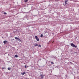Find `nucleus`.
Listing matches in <instances>:
<instances>
[{"label":"nucleus","instance_id":"f257e3e1","mask_svg":"<svg viewBox=\"0 0 79 79\" xmlns=\"http://www.w3.org/2000/svg\"><path fill=\"white\" fill-rule=\"evenodd\" d=\"M71 46L74 48H77V46H75V45L73 43H71Z\"/></svg>","mask_w":79,"mask_h":79},{"label":"nucleus","instance_id":"f03ea898","mask_svg":"<svg viewBox=\"0 0 79 79\" xmlns=\"http://www.w3.org/2000/svg\"><path fill=\"white\" fill-rule=\"evenodd\" d=\"M35 37L37 41H39V38L37 37V36H35Z\"/></svg>","mask_w":79,"mask_h":79},{"label":"nucleus","instance_id":"7ed1b4c3","mask_svg":"<svg viewBox=\"0 0 79 79\" xmlns=\"http://www.w3.org/2000/svg\"><path fill=\"white\" fill-rule=\"evenodd\" d=\"M40 76L41 77V79H42L44 78V76L43 74H40Z\"/></svg>","mask_w":79,"mask_h":79},{"label":"nucleus","instance_id":"20e7f679","mask_svg":"<svg viewBox=\"0 0 79 79\" xmlns=\"http://www.w3.org/2000/svg\"><path fill=\"white\" fill-rule=\"evenodd\" d=\"M3 43L4 44H6V43H8V41L5 40L3 41Z\"/></svg>","mask_w":79,"mask_h":79},{"label":"nucleus","instance_id":"39448f33","mask_svg":"<svg viewBox=\"0 0 79 79\" xmlns=\"http://www.w3.org/2000/svg\"><path fill=\"white\" fill-rule=\"evenodd\" d=\"M26 74V72H24L23 73H21V74H22V75H24Z\"/></svg>","mask_w":79,"mask_h":79},{"label":"nucleus","instance_id":"423d86ee","mask_svg":"<svg viewBox=\"0 0 79 79\" xmlns=\"http://www.w3.org/2000/svg\"><path fill=\"white\" fill-rule=\"evenodd\" d=\"M68 0H66L65 1V5H66V4H67V2H68Z\"/></svg>","mask_w":79,"mask_h":79},{"label":"nucleus","instance_id":"0eeeda50","mask_svg":"<svg viewBox=\"0 0 79 79\" xmlns=\"http://www.w3.org/2000/svg\"><path fill=\"white\" fill-rule=\"evenodd\" d=\"M15 58H18V56L17 55H15Z\"/></svg>","mask_w":79,"mask_h":79},{"label":"nucleus","instance_id":"6e6552de","mask_svg":"<svg viewBox=\"0 0 79 79\" xmlns=\"http://www.w3.org/2000/svg\"><path fill=\"white\" fill-rule=\"evenodd\" d=\"M34 46H39V45H38V44H34Z\"/></svg>","mask_w":79,"mask_h":79},{"label":"nucleus","instance_id":"1a4fd4ad","mask_svg":"<svg viewBox=\"0 0 79 79\" xmlns=\"http://www.w3.org/2000/svg\"><path fill=\"white\" fill-rule=\"evenodd\" d=\"M15 39L16 40H18V39H19V38H17V37H15Z\"/></svg>","mask_w":79,"mask_h":79},{"label":"nucleus","instance_id":"9d476101","mask_svg":"<svg viewBox=\"0 0 79 79\" xmlns=\"http://www.w3.org/2000/svg\"><path fill=\"white\" fill-rule=\"evenodd\" d=\"M43 37V35L42 34H41L40 36V37Z\"/></svg>","mask_w":79,"mask_h":79},{"label":"nucleus","instance_id":"9b49d317","mask_svg":"<svg viewBox=\"0 0 79 79\" xmlns=\"http://www.w3.org/2000/svg\"><path fill=\"white\" fill-rule=\"evenodd\" d=\"M18 40L19 42H21V40H20V39L19 38V39H18Z\"/></svg>","mask_w":79,"mask_h":79},{"label":"nucleus","instance_id":"f8f14e48","mask_svg":"<svg viewBox=\"0 0 79 79\" xmlns=\"http://www.w3.org/2000/svg\"><path fill=\"white\" fill-rule=\"evenodd\" d=\"M28 0H24V2H27Z\"/></svg>","mask_w":79,"mask_h":79},{"label":"nucleus","instance_id":"ddd939ff","mask_svg":"<svg viewBox=\"0 0 79 79\" xmlns=\"http://www.w3.org/2000/svg\"><path fill=\"white\" fill-rule=\"evenodd\" d=\"M8 70H10V69H11L9 68H8Z\"/></svg>","mask_w":79,"mask_h":79},{"label":"nucleus","instance_id":"4468645a","mask_svg":"<svg viewBox=\"0 0 79 79\" xmlns=\"http://www.w3.org/2000/svg\"><path fill=\"white\" fill-rule=\"evenodd\" d=\"M4 15H6V12H4Z\"/></svg>","mask_w":79,"mask_h":79},{"label":"nucleus","instance_id":"2eb2a0df","mask_svg":"<svg viewBox=\"0 0 79 79\" xmlns=\"http://www.w3.org/2000/svg\"><path fill=\"white\" fill-rule=\"evenodd\" d=\"M51 64H54V63H53V62H51Z\"/></svg>","mask_w":79,"mask_h":79},{"label":"nucleus","instance_id":"dca6fc26","mask_svg":"<svg viewBox=\"0 0 79 79\" xmlns=\"http://www.w3.org/2000/svg\"><path fill=\"white\" fill-rule=\"evenodd\" d=\"M25 68H27V67L26 66V65H25Z\"/></svg>","mask_w":79,"mask_h":79},{"label":"nucleus","instance_id":"f3484780","mask_svg":"<svg viewBox=\"0 0 79 79\" xmlns=\"http://www.w3.org/2000/svg\"><path fill=\"white\" fill-rule=\"evenodd\" d=\"M38 47H41V46L40 45L39 46V45H38Z\"/></svg>","mask_w":79,"mask_h":79},{"label":"nucleus","instance_id":"a211bd4d","mask_svg":"<svg viewBox=\"0 0 79 79\" xmlns=\"http://www.w3.org/2000/svg\"><path fill=\"white\" fill-rule=\"evenodd\" d=\"M2 69H5V68H2Z\"/></svg>","mask_w":79,"mask_h":79}]
</instances>
